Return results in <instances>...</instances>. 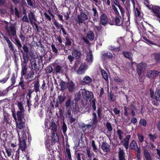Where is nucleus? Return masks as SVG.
<instances>
[{"mask_svg": "<svg viewBox=\"0 0 160 160\" xmlns=\"http://www.w3.org/2000/svg\"><path fill=\"white\" fill-rule=\"evenodd\" d=\"M130 147L131 149L134 150L137 152H139L140 149L138 147L137 142L135 141H132Z\"/></svg>", "mask_w": 160, "mask_h": 160, "instance_id": "13", "label": "nucleus"}, {"mask_svg": "<svg viewBox=\"0 0 160 160\" xmlns=\"http://www.w3.org/2000/svg\"><path fill=\"white\" fill-rule=\"evenodd\" d=\"M125 154L123 149L119 148V151L118 152L119 160H126Z\"/></svg>", "mask_w": 160, "mask_h": 160, "instance_id": "22", "label": "nucleus"}, {"mask_svg": "<svg viewBox=\"0 0 160 160\" xmlns=\"http://www.w3.org/2000/svg\"><path fill=\"white\" fill-rule=\"evenodd\" d=\"M49 88V79L48 80L46 79L44 80L43 81V83L41 86V88L43 91L47 90L48 88Z\"/></svg>", "mask_w": 160, "mask_h": 160, "instance_id": "12", "label": "nucleus"}, {"mask_svg": "<svg viewBox=\"0 0 160 160\" xmlns=\"http://www.w3.org/2000/svg\"><path fill=\"white\" fill-rule=\"evenodd\" d=\"M154 98L157 101H160V89L156 91L154 96Z\"/></svg>", "mask_w": 160, "mask_h": 160, "instance_id": "43", "label": "nucleus"}, {"mask_svg": "<svg viewBox=\"0 0 160 160\" xmlns=\"http://www.w3.org/2000/svg\"><path fill=\"white\" fill-rule=\"evenodd\" d=\"M20 52L22 54V58L23 59V64H26L29 61L30 58L28 53H23V51L22 50H20Z\"/></svg>", "mask_w": 160, "mask_h": 160, "instance_id": "20", "label": "nucleus"}, {"mask_svg": "<svg viewBox=\"0 0 160 160\" xmlns=\"http://www.w3.org/2000/svg\"><path fill=\"white\" fill-rule=\"evenodd\" d=\"M93 12V21H97L98 18V13L96 8H93L92 9Z\"/></svg>", "mask_w": 160, "mask_h": 160, "instance_id": "33", "label": "nucleus"}, {"mask_svg": "<svg viewBox=\"0 0 160 160\" xmlns=\"http://www.w3.org/2000/svg\"><path fill=\"white\" fill-rule=\"evenodd\" d=\"M117 133L120 140H122L123 138L124 132L122 130L118 129L117 131Z\"/></svg>", "mask_w": 160, "mask_h": 160, "instance_id": "40", "label": "nucleus"}, {"mask_svg": "<svg viewBox=\"0 0 160 160\" xmlns=\"http://www.w3.org/2000/svg\"><path fill=\"white\" fill-rule=\"evenodd\" d=\"M8 45L10 51L14 53L16 52V49L14 48L13 44L11 42Z\"/></svg>", "mask_w": 160, "mask_h": 160, "instance_id": "44", "label": "nucleus"}, {"mask_svg": "<svg viewBox=\"0 0 160 160\" xmlns=\"http://www.w3.org/2000/svg\"><path fill=\"white\" fill-rule=\"evenodd\" d=\"M67 88L69 91L72 92L75 88V85L72 81H70L68 84Z\"/></svg>", "mask_w": 160, "mask_h": 160, "instance_id": "29", "label": "nucleus"}, {"mask_svg": "<svg viewBox=\"0 0 160 160\" xmlns=\"http://www.w3.org/2000/svg\"><path fill=\"white\" fill-rule=\"evenodd\" d=\"M52 21L53 22L55 26L57 27V28L58 29H59L62 26V25L58 23L55 20H52Z\"/></svg>", "mask_w": 160, "mask_h": 160, "instance_id": "63", "label": "nucleus"}, {"mask_svg": "<svg viewBox=\"0 0 160 160\" xmlns=\"http://www.w3.org/2000/svg\"><path fill=\"white\" fill-rule=\"evenodd\" d=\"M16 78L15 73H13L12 74V77L10 78V81L12 85H14L16 82Z\"/></svg>", "mask_w": 160, "mask_h": 160, "instance_id": "45", "label": "nucleus"}, {"mask_svg": "<svg viewBox=\"0 0 160 160\" xmlns=\"http://www.w3.org/2000/svg\"><path fill=\"white\" fill-rule=\"evenodd\" d=\"M65 156L67 157L68 160H72L70 149L69 147L66 148L65 151Z\"/></svg>", "mask_w": 160, "mask_h": 160, "instance_id": "27", "label": "nucleus"}, {"mask_svg": "<svg viewBox=\"0 0 160 160\" xmlns=\"http://www.w3.org/2000/svg\"><path fill=\"white\" fill-rule=\"evenodd\" d=\"M115 25L117 26L122 25L123 28L125 27L127 28L129 25L130 22L128 21L125 23V22H122L120 20V19L119 18L116 17L115 19Z\"/></svg>", "mask_w": 160, "mask_h": 160, "instance_id": "8", "label": "nucleus"}, {"mask_svg": "<svg viewBox=\"0 0 160 160\" xmlns=\"http://www.w3.org/2000/svg\"><path fill=\"white\" fill-rule=\"evenodd\" d=\"M51 127L53 132H56L57 131V126L55 122H52Z\"/></svg>", "mask_w": 160, "mask_h": 160, "instance_id": "51", "label": "nucleus"}, {"mask_svg": "<svg viewBox=\"0 0 160 160\" xmlns=\"http://www.w3.org/2000/svg\"><path fill=\"white\" fill-rule=\"evenodd\" d=\"M27 70V68L26 64H23L22 65L21 75L22 76H24L26 74Z\"/></svg>", "mask_w": 160, "mask_h": 160, "instance_id": "38", "label": "nucleus"}, {"mask_svg": "<svg viewBox=\"0 0 160 160\" xmlns=\"http://www.w3.org/2000/svg\"><path fill=\"white\" fill-rule=\"evenodd\" d=\"M32 26L33 28H35V29L37 32H40L41 30V28L38 26L37 24L35 22L32 23Z\"/></svg>", "mask_w": 160, "mask_h": 160, "instance_id": "53", "label": "nucleus"}, {"mask_svg": "<svg viewBox=\"0 0 160 160\" xmlns=\"http://www.w3.org/2000/svg\"><path fill=\"white\" fill-rule=\"evenodd\" d=\"M89 13V12L87 11L80 12V14L77 15L76 20L79 25H81L85 20L88 19Z\"/></svg>", "mask_w": 160, "mask_h": 160, "instance_id": "5", "label": "nucleus"}, {"mask_svg": "<svg viewBox=\"0 0 160 160\" xmlns=\"http://www.w3.org/2000/svg\"><path fill=\"white\" fill-rule=\"evenodd\" d=\"M101 72L104 79L106 81H108V77L106 72L104 70L102 69L101 70Z\"/></svg>", "mask_w": 160, "mask_h": 160, "instance_id": "49", "label": "nucleus"}, {"mask_svg": "<svg viewBox=\"0 0 160 160\" xmlns=\"http://www.w3.org/2000/svg\"><path fill=\"white\" fill-rule=\"evenodd\" d=\"M74 104L75 106L76 105V103H74V102L72 103V105L71 106V100L70 99H68L66 102L65 106L66 107V110L68 111H71L72 109H74L75 107H74Z\"/></svg>", "mask_w": 160, "mask_h": 160, "instance_id": "10", "label": "nucleus"}, {"mask_svg": "<svg viewBox=\"0 0 160 160\" xmlns=\"http://www.w3.org/2000/svg\"><path fill=\"white\" fill-rule=\"evenodd\" d=\"M146 67V64L144 63H140L137 66V71L139 75L141 74L142 71Z\"/></svg>", "mask_w": 160, "mask_h": 160, "instance_id": "11", "label": "nucleus"}, {"mask_svg": "<svg viewBox=\"0 0 160 160\" xmlns=\"http://www.w3.org/2000/svg\"><path fill=\"white\" fill-rule=\"evenodd\" d=\"M101 147L102 149L104 152H108L110 151V146L106 142H103L102 143Z\"/></svg>", "mask_w": 160, "mask_h": 160, "instance_id": "17", "label": "nucleus"}, {"mask_svg": "<svg viewBox=\"0 0 160 160\" xmlns=\"http://www.w3.org/2000/svg\"><path fill=\"white\" fill-rule=\"evenodd\" d=\"M121 143H123V145L126 149H128V147L129 141L126 139H124L123 140H121Z\"/></svg>", "mask_w": 160, "mask_h": 160, "instance_id": "46", "label": "nucleus"}, {"mask_svg": "<svg viewBox=\"0 0 160 160\" xmlns=\"http://www.w3.org/2000/svg\"><path fill=\"white\" fill-rule=\"evenodd\" d=\"M107 21L106 15L105 14H102L100 17V22L101 24L104 26H105L107 22Z\"/></svg>", "mask_w": 160, "mask_h": 160, "instance_id": "28", "label": "nucleus"}, {"mask_svg": "<svg viewBox=\"0 0 160 160\" xmlns=\"http://www.w3.org/2000/svg\"><path fill=\"white\" fill-rule=\"evenodd\" d=\"M19 149L21 150L22 151H25L26 148L27 147V146L25 140H23L19 142Z\"/></svg>", "mask_w": 160, "mask_h": 160, "instance_id": "18", "label": "nucleus"}, {"mask_svg": "<svg viewBox=\"0 0 160 160\" xmlns=\"http://www.w3.org/2000/svg\"><path fill=\"white\" fill-rule=\"evenodd\" d=\"M112 8L114 10L115 13L118 16H119L120 14L116 7L114 5H112Z\"/></svg>", "mask_w": 160, "mask_h": 160, "instance_id": "64", "label": "nucleus"}, {"mask_svg": "<svg viewBox=\"0 0 160 160\" xmlns=\"http://www.w3.org/2000/svg\"><path fill=\"white\" fill-rule=\"evenodd\" d=\"M52 141L54 143L58 141V137L56 132H53L52 134Z\"/></svg>", "mask_w": 160, "mask_h": 160, "instance_id": "41", "label": "nucleus"}, {"mask_svg": "<svg viewBox=\"0 0 160 160\" xmlns=\"http://www.w3.org/2000/svg\"><path fill=\"white\" fill-rule=\"evenodd\" d=\"M86 61L89 63H91L93 61V57L92 53V51L89 48L86 51Z\"/></svg>", "mask_w": 160, "mask_h": 160, "instance_id": "9", "label": "nucleus"}, {"mask_svg": "<svg viewBox=\"0 0 160 160\" xmlns=\"http://www.w3.org/2000/svg\"><path fill=\"white\" fill-rule=\"evenodd\" d=\"M72 55L74 58H78L81 55V53L79 51L74 50L72 52Z\"/></svg>", "mask_w": 160, "mask_h": 160, "instance_id": "36", "label": "nucleus"}, {"mask_svg": "<svg viewBox=\"0 0 160 160\" xmlns=\"http://www.w3.org/2000/svg\"><path fill=\"white\" fill-rule=\"evenodd\" d=\"M28 17L30 22L32 24L33 22L36 21V19L35 18V15L34 13L32 12H31L28 14Z\"/></svg>", "mask_w": 160, "mask_h": 160, "instance_id": "25", "label": "nucleus"}, {"mask_svg": "<svg viewBox=\"0 0 160 160\" xmlns=\"http://www.w3.org/2000/svg\"><path fill=\"white\" fill-rule=\"evenodd\" d=\"M10 74L11 72L9 71L6 77L0 80V82L2 84H4L6 83L9 79Z\"/></svg>", "mask_w": 160, "mask_h": 160, "instance_id": "34", "label": "nucleus"}, {"mask_svg": "<svg viewBox=\"0 0 160 160\" xmlns=\"http://www.w3.org/2000/svg\"><path fill=\"white\" fill-rule=\"evenodd\" d=\"M34 92L36 93H40V84L38 81H35L31 84L28 87L26 96L31 98L32 93Z\"/></svg>", "mask_w": 160, "mask_h": 160, "instance_id": "3", "label": "nucleus"}, {"mask_svg": "<svg viewBox=\"0 0 160 160\" xmlns=\"http://www.w3.org/2000/svg\"><path fill=\"white\" fill-rule=\"evenodd\" d=\"M133 4L134 15L136 17V20H138V19H141L142 17L141 15V12L140 7L138 4H135L134 3Z\"/></svg>", "mask_w": 160, "mask_h": 160, "instance_id": "6", "label": "nucleus"}, {"mask_svg": "<svg viewBox=\"0 0 160 160\" xmlns=\"http://www.w3.org/2000/svg\"><path fill=\"white\" fill-rule=\"evenodd\" d=\"M24 112H21V111L17 112V121H19L25 120L24 119Z\"/></svg>", "mask_w": 160, "mask_h": 160, "instance_id": "23", "label": "nucleus"}, {"mask_svg": "<svg viewBox=\"0 0 160 160\" xmlns=\"http://www.w3.org/2000/svg\"><path fill=\"white\" fill-rule=\"evenodd\" d=\"M65 39L66 40L65 42V45L66 46H70L71 44V39L69 38L68 37H66L65 38Z\"/></svg>", "mask_w": 160, "mask_h": 160, "instance_id": "57", "label": "nucleus"}, {"mask_svg": "<svg viewBox=\"0 0 160 160\" xmlns=\"http://www.w3.org/2000/svg\"><path fill=\"white\" fill-rule=\"evenodd\" d=\"M14 85H12L11 84V85L8 88H7L5 89L4 90L6 94H7L9 91L10 90H12L15 86H13Z\"/></svg>", "mask_w": 160, "mask_h": 160, "instance_id": "59", "label": "nucleus"}, {"mask_svg": "<svg viewBox=\"0 0 160 160\" xmlns=\"http://www.w3.org/2000/svg\"><path fill=\"white\" fill-rule=\"evenodd\" d=\"M60 83V85L61 86V88L62 90H64L66 89L67 87V85L66 83L62 81H60V82H59Z\"/></svg>", "mask_w": 160, "mask_h": 160, "instance_id": "48", "label": "nucleus"}, {"mask_svg": "<svg viewBox=\"0 0 160 160\" xmlns=\"http://www.w3.org/2000/svg\"><path fill=\"white\" fill-rule=\"evenodd\" d=\"M55 70L57 72L62 73L63 71L61 67L59 65H57L55 68Z\"/></svg>", "mask_w": 160, "mask_h": 160, "instance_id": "62", "label": "nucleus"}, {"mask_svg": "<svg viewBox=\"0 0 160 160\" xmlns=\"http://www.w3.org/2000/svg\"><path fill=\"white\" fill-rule=\"evenodd\" d=\"M92 79L89 76H86L84 77L82 80V82L86 84H88L91 82Z\"/></svg>", "mask_w": 160, "mask_h": 160, "instance_id": "31", "label": "nucleus"}, {"mask_svg": "<svg viewBox=\"0 0 160 160\" xmlns=\"http://www.w3.org/2000/svg\"><path fill=\"white\" fill-rule=\"evenodd\" d=\"M159 73L156 71H151L148 72L147 76L149 78H154L157 76Z\"/></svg>", "mask_w": 160, "mask_h": 160, "instance_id": "15", "label": "nucleus"}, {"mask_svg": "<svg viewBox=\"0 0 160 160\" xmlns=\"http://www.w3.org/2000/svg\"><path fill=\"white\" fill-rule=\"evenodd\" d=\"M15 41L14 43L17 46L19 50L20 51V50H22L21 48L22 47V45L21 43H20V41L18 38H17V36L15 37L14 39Z\"/></svg>", "mask_w": 160, "mask_h": 160, "instance_id": "35", "label": "nucleus"}, {"mask_svg": "<svg viewBox=\"0 0 160 160\" xmlns=\"http://www.w3.org/2000/svg\"><path fill=\"white\" fill-rule=\"evenodd\" d=\"M154 59L158 62H160V54H155L154 55Z\"/></svg>", "mask_w": 160, "mask_h": 160, "instance_id": "60", "label": "nucleus"}, {"mask_svg": "<svg viewBox=\"0 0 160 160\" xmlns=\"http://www.w3.org/2000/svg\"><path fill=\"white\" fill-rule=\"evenodd\" d=\"M32 67L33 70L36 72L38 71L39 69V66L36 64L35 62H32Z\"/></svg>", "mask_w": 160, "mask_h": 160, "instance_id": "42", "label": "nucleus"}, {"mask_svg": "<svg viewBox=\"0 0 160 160\" xmlns=\"http://www.w3.org/2000/svg\"><path fill=\"white\" fill-rule=\"evenodd\" d=\"M15 122L17 128L20 129H23L25 126V120L17 121Z\"/></svg>", "mask_w": 160, "mask_h": 160, "instance_id": "14", "label": "nucleus"}, {"mask_svg": "<svg viewBox=\"0 0 160 160\" xmlns=\"http://www.w3.org/2000/svg\"><path fill=\"white\" fill-rule=\"evenodd\" d=\"M109 49L112 50H113L115 52H118L120 50L119 47L115 48L112 46H109Z\"/></svg>", "mask_w": 160, "mask_h": 160, "instance_id": "58", "label": "nucleus"}, {"mask_svg": "<svg viewBox=\"0 0 160 160\" xmlns=\"http://www.w3.org/2000/svg\"><path fill=\"white\" fill-rule=\"evenodd\" d=\"M143 150L144 154L146 159L147 160H152L151 158L150 155L148 152L146 147H143Z\"/></svg>", "mask_w": 160, "mask_h": 160, "instance_id": "26", "label": "nucleus"}, {"mask_svg": "<svg viewBox=\"0 0 160 160\" xmlns=\"http://www.w3.org/2000/svg\"><path fill=\"white\" fill-rule=\"evenodd\" d=\"M148 136L150 140L151 141H152L153 142H154V140L157 138L158 137V136L157 135H152L151 134H149Z\"/></svg>", "mask_w": 160, "mask_h": 160, "instance_id": "50", "label": "nucleus"}, {"mask_svg": "<svg viewBox=\"0 0 160 160\" xmlns=\"http://www.w3.org/2000/svg\"><path fill=\"white\" fill-rule=\"evenodd\" d=\"M79 66V68L77 71V73L79 74H83L88 68V66L85 63H82L78 61L76 62L74 66L72 68V71H76Z\"/></svg>", "mask_w": 160, "mask_h": 160, "instance_id": "4", "label": "nucleus"}, {"mask_svg": "<svg viewBox=\"0 0 160 160\" xmlns=\"http://www.w3.org/2000/svg\"><path fill=\"white\" fill-rule=\"evenodd\" d=\"M92 122H91V125L88 126H94V125H96L98 122L97 120V118L96 114L95 112H93L92 113Z\"/></svg>", "mask_w": 160, "mask_h": 160, "instance_id": "24", "label": "nucleus"}, {"mask_svg": "<svg viewBox=\"0 0 160 160\" xmlns=\"http://www.w3.org/2000/svg\"><path fill=\"white\" fill-rule=\"evenodd\" d=\"M18 106L19 111H21V112H24V108L23 107L22 103L21 102H19L18 103Z\"/></svg>", "mask_w": 160, "mask_h": 160, "instance_id": "55", "label": "nucleus"}, {"mask_svg": "<svg viewBox=\"0 0 160 160\" xmlns=\"http://www.w3.org/2000/svg\"><path fill=\"white\" fill-rule=\"evenodd\" d=\"M27 89L22 90L20 92V96L22 98H24L25 97V95L26 94Z\"/></svg>", "mask_w": 160, "mask_h": 160, "instance_id": "54", "label": "nucleus"}, {"mask_svg": "<svg viewBox=\"0 0 160 160\" xmlns=\"http://www.w3.org/2000/svg\"><path fill=\"white\" fill-rule=\"evenodd\" d=\"M123 54L125 57L128 58L132 61V64H133V63H135L134 62L133 63L132 62V57L133 56L132 53L129 52H123Z\"/></svg>", "mask_w": 160, "mask_h": 160, "instance_id": "30", "label": "nucleus"}, {"mask_svg": "<svg viewBox=\"0 0 160 160\" xmlns=\"http://www.w3.org/2000/svg\"><path fill=\"white\" fill-rule=\"evenodd\" d=\"M150 9H152L154 15L157 18L160 19V7L156 6L149 5V7H148Z\"/></svg>", "mask_w": 160, "mask_h": 160, "instance_id": "7", "label": "nucleus"}, {"mask_svg": "<svg viewBox=\"0 0 160 160\" xmlns=\"http://www.w3.org/2000/svg\"><path fill=\"white\" fill-rule=\"evenodd\" d=\"M18 87H21L22 90L27 89V88L25 85V84L23 80H21L17 86Z\"/></svg>", "mask_w": 160, "mask_h": 160, "instance_id": "39", "label": "nucleus"}, {"mask_svg": "<svg viewBox=\"0 0 160 160\" xmlns=\"http://www.w3.org/2000/svg\"><path fill=\"white\" fill-rule=\"evenodd\" d=\"M106 126L109 131L111 132L112 131V128L110 123L107 122L106 124Z\"/></svg>", "mask_w": 160, "mask_h": 160, "instance_id": "61", "label": "nucleus"}, {"mask_svg": "<svg viewBox=\"0 0 160 160\" xmlns=\"http://www.w3.org/2000/svg\"><path fill=\"white\" fill-rule=\"evenodd\" d=\"M50 108L49 105L47 106V112L46 113V118L45 120V128H47L46 129V136L45 138V145L46 148L50 151V139L49 138L50 133H49V129L50 128Z\"/></svg>", "mask_w": 160, "mask_h": 160, "instance_id": "1", "label": "nucleus"}, {"mask_svg": "<svg viewBox=\"0 0 160 160\" xmlns=\"http://www.w3.org/2000/svg\"><path fill=\"white\" fill-rule=\"evenodd\" d=\"M65 99V96L60 95L58 97L57 99V102L59 103H61L64 101Z\"/></svg>", "mask_w": 160, "mask_h": 160, "instance_id": "47", "label": "nucleus"}, {"mask_svg": "<svg viewBox=\"0 0 160 160\" xmlns=\"http://www.w3.org/2000/svg\"><path fill=\"white\" fill-rule=\"evenodd\" d=\"M86 38L90 40H92L94 38V35L92 31H90L88 32Z\"/></svg>", "mask_w": 160, "mask_h": 160, "instance_id": "37", "label": "nucleus"}, {"mask_svg": "<svg viewBox=\"0 0 160 160\" xmlns=\"http://www.w3.org/2000/svg\"><path fill=\"white\" fill-rule=\"evenodd\" d=\"M11 117L8 114L4 115L3 123V124L7 125L8 124H9L11 121Z\"/></svg>", "mask_w": 160, "mask_h": 160, "instance_id": "19", "label": "nucleus"}, {"mask_svg": "<svg viewBox=\"0 0 160 160\" xmlns=\"http://www.w3.org/2000/svg\"><path fill=\"white\" fill-rule=\"evenodd\" d=\"M136 22L138 24L137 26L138 29L140 33H144L146 29L142 24V22H141L138 23V20H136Z\"/></svg>", "mask_w": 160, "mask_h": 160, "instance_id": "21", "label": "nucleus"}, {"mask_svg": "<svg viewBox=\"0 0 160 160\" xmlns=\"http://www.w3.org/2000/svg\"><path fill=\"white\" fill-rule=\"evenodd\" d=\"M96 101V99H93L90 102V105L92 106L93 109L94 111L96 110V108L95 104Z\"/></svg>", "mask_w": 160, "mask_h": 160, "instance_id": "52", "label": "nucleus"}, {"mask_svg": "<svg viewBox=\"0 0 160 160\" xmlns=\"http://www.w3.org/2000/svg\"><path fill=\"white\" fill-rule=\"evenodd\" d=\"M34 72L33 70L31 69L27 75L26 77L27 80L29 82L32 81L34 79Z\"/></svg>", "mask_w": 160, "mask_h": 160, "instance_id": "16", "label": "nucleus"}, {"mask_svg": "<svg viewBox=\"0 0 160 160\" xmlns=\"http://www.w3.org/2000/svg\"><path fill=\"white\" fill-rule=\"evenodd\" d=\"M86 102L91 100L93 97L94 95L92 92L86 90L85 89H81L78 92L77 96H76L78 99H80L81 97Z\"/></svg>", "mask_w": 160, "mask_h": 160, "instance_id": "2", "label": "nucleus"}, {"mask_svg": "<svg viewBox=\"0 0 160 160\" xmlns=\"http://www.w3.org/2000/svg\"><path fill=\"white\" fill-rule=\"evenodd\" d=\"M22 47V50L23 51V53H28V47L25 44L23 45Z\"/></svg>", "mask_w": 160, "mask_h": 160, "instance_id": "56", "label": "nucleus"}, {"mask_svg": "<svg viewBox=\"0 0 160 160\" xmlns=\"http://www.w3.org/2000/svg\"><path fill=\"white\" fill-rule=\"evenodd\" d=\"M9 32H11L12 36H17L16 30L15 26L12 25L9 27Z\"/></svg>", "mask_w": 160, "mask_h": 160, "instance_id": "32", "label": "nucleus"}]
</instances>
